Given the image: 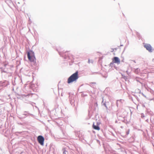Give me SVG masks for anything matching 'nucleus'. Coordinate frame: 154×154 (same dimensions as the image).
Returning a JSON list of instances; mask_svg holds the SVG:
<instances>
[{"instance_id": "f257e3e1", "label": "nucleus", "mask_w": 154, "mask_h": 154, "mask_svg": "<svg viewBox=\"0 0 154 154\" xmlns=\"http://www.w3.org/2000/svg\"><path fill=\"white\" fill-rule=\"evenodd\" d=\"M78 71L71 75L68 79L67 82L68 84L76 82L79 78Z\"/></svg>"}, {"instance_id": "f03ea898", "label": "nucleus", "mask_w": 154, "mask_h": 154, "mask_svg": "<svg viewBox=\"0 0 154 154\" xmlns=\"http://www.w3.org/2000/svg\"><path fill=\"white\" fill-rule=\"evenodd\" d=\"M27 57L29 60L31 62H33L35 60L34 53L32 51L28 52Z\"/></svg>"}, {"instance_id": "7ed1b4c3", "label": "nucleus", "mask_w": 154, "mask_h": 154, "mask_svg": "<svg viewBox=\"0 0 154 154\" xmlns=\"http://www.w3.org/2000/svg\"><path fill=\"white\" fill-rule=\"evenodd\" d=\"M44 137L41 135H39L37 137V140L38 142V143L42 146H43L44 145Z\"/></svg>"}, {"instance_id": "20e7f679", "label": "nucleus", "mask_w": 154, "mask_h": 154, "mask_svg": "<svg viewBox=\"0 0 154 154\" xmlns=\"http://www.w3.org/2000/svg\"><path fill=\"white\" fill-rule=\"evenodd\" d=\"M144 47L149 52H152V47L151 45L148 44H144Z\"/></svg>"}, {"instance_id": "39448f33", "label": "nucleus", "mask_w": 154, "mask_h": 154, "mask_svg": "<svg viewBox=\"0 0 154 154\" xmlns=\"http://www.w3.org/2000/svg\"><path fill=\"white\" fill-rule=\"evenodd\" d=\"M112 62L113 63L119 64L120 63V60L118 57H115L112 59Z\"/></svg>"}, {"instance_id": "423d86ee", "label": "nucleus", "mask_w": 154, "mask_h": 154, "mask_svg": "<svg viewBox=\"0 0 154 154\" xmlns=\"http://www.w3.org/2000/svg\"><path fill=\"white\" fill-rule=\"evenodd\" d=\"M92 127L94 129L97 131H99L100 129L98 125H95L94 123L93 124Z\"/></svg>"}, {"instance_id": "0eeeda50", "label": "nucleus", "mask_w": 154, "mask_h": 154, "mask_svg": "<svg viewBox=\"0 0 154 154\" xmlns=\"http://www.w3.org/2000/svg\"><path fill=\"white\" fill-rule=\"evenodd\" d=\"M88 63H93V61L92 60L89 59L88 61Z\"/></svg>"}, {"instance_id": "6e6552de", "label": "nucleus", "mask_w": 154, "mask_h": 154, "mask_svg": "<svg viewBox=\"0 0 154 154\" xmlns=\"http://www.w3.org/2000/svg\"><path fill=\"white\" fill-rule=\"evenodd\" d=\"M129 130H128L127 132H126V134L127 135H128L129 134Z\"/></svg>"}, {"instance_id": "1a4fd4ad", "label": "nucleus", "mask_w": 154, "mask_h": 154, "mask_svg": "<svg viewBox=\"0 0 154 154\" xmlns=\"http://www.w3.org/2000/svg\"><path fill=\"white\" fill-rule=\"evenodd\" d=\"M67 152V151H64L63 153V154H66V152Z\"/></svg>"}]
</instances>
